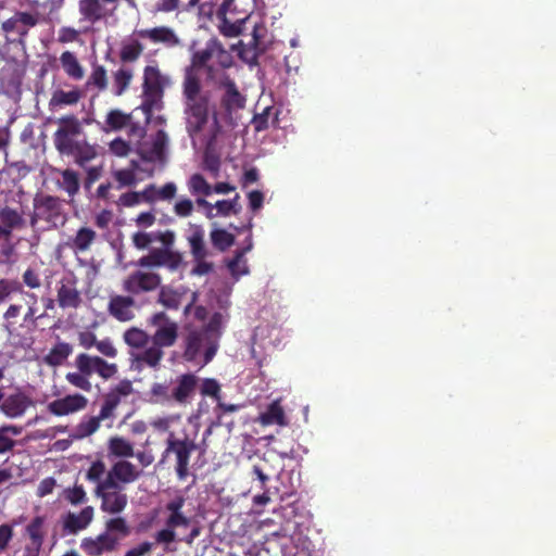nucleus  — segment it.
<instances>
[{
	"label": "nucleus",
	"instance_id": "29",
	"mask_svg": "<svg viewBox=\"0 0 556 556\" xmlns=\"http://www.w3.org/2000/svg\"><path fill=\"white\" fill-rule=\"evenodd\" d=\"M83 97L84 92L78 87H73L68 91L55 89L49 100V108L50 110H58L65 106H73L76 105Z\"/></svg>",
	"mask_w": 556,
	"mask_h": 556
},
{
	"label": "nucleus",
	"instance_id": "50",
	"mask_svg": "<svg viewBox=\"0 0 556 556\" xmlns=\"http://www.w3.org/2000/svg\"><path fill=\"white\" fill-rule=\"evenodd\" d=\"M245 20H239L235 23L224 18L219 25V31L225 37H237L243 34Z\"/></svg>",
	"mask_w": 556,
	"mask_h": 556
},
{
	"label": "nucleus",
	"instance_id": "11",
	"mask_svg": "<svg viewBox=\"0 0 556 556\" xmlns=\"http://www.w3.org/2000/svg\"><path fill=\"white\" fill-rule=\"evenodd\" d=\"M34 215L31 216V225L37 219L45 220L50 227L63 226L66 222V215L63 211L62 201L58 197L42 194L34 199Z\"/></svg>",
	"mask_w": 556,
	"mask_h": 556
},
{
	"label": "nucleus",
	"instance_id": "44",
	"mask_svg": "<svg viewBox=\"0 0 556 556\" xmlns=\"http://www.w3.org/2000/svg\"><path fill=\"white\" fill-rule=\"evenodd\" d=\"M213 59L215 60L216 64L222 70L231 67L233 64V58L217 38H213Z\"/></svg>",
	"mask_w": 556,
	"mask_h": 556
},
{
	"label": "nucleus",
	"instance_id": "60",
	"mask_svg": "<svg viewBox=\"0 0 556 556\" xmlns=\"http://www.w3.org/2000/svg\"><path fill=\"white\" fill-rule=\"evenodd\" d=\"M56 485V480L52 477L45 478L40 481L37 488V496L45 497L51 494Z\"/></svg>",
	"mask_w": 556,
	"mask_h": 556
},
{
	"label": "nucleus",
	"instance_id": "14",
	"mask_svg": "<svg viewBox=\"0 0 556 556\" xmlns=\"http://www.w3.org/2000/svg\"><path fill=\"white\" fill-rule=\"evenodd\" d=\"M142 471L138 470L132 463L125 459L118 460L106 472L103 485L106 489H116L137 481Z\"/></svg>",
	"mask_w": 556,
	"mask_h": 556
},
{
	"label": "nucleus",
	"instance_id": "52",
	"mask_svg": "<svg viewBox=\"0 0 556 556\" xmlns=\"http://www.w3.org/2000/svg\"><path fill=\"white\" fill-rule=\"evenodd\" d=\"M200 392L203 396H211L216 401L220 400V384L214 378H205L200 386Z\"/></svg>",
	"mask_w": 556,
	"mask_h": 556
},
{
	"label": "nucleus",
	"instance_id": "57",
	"mask_svg": "<svg viewBox=\"0 0 556 556\" xmlns=\"http://www.w3.org/2000/svg\"><path fill=\"white\" fill-rule=\"evenodd\" d=\"M96 349L105 357L114 358L117 356V349L110 338L97 341Z\"/></svg>",
	"mask_w": 556,
	"mask_h": 556
},
{
	"label": "nucleus",
	"instance_id": "9",
	"mask_svg": "<svg viewBox=\"0 0 556 556\" xmlns=\"http://www.w3.org/2000/svg\"><path fill=\"white\" fill-rule=\"evenodd\" d=\"M186 498L177 495L166 503L165 509L168 516L165 520V528L155 533V542L157 544H170L176 541L175 529L179 527L187 528L190 525V518L182 513Z\"/></svg>",
	"mask_w": 556,
	"mask_h": 556
},
{
	"label": "nucleus",
	"instance_id": "5",
	"mask_svg": "<svg viewBox=\"0 0 556 556\" xmlns=\"http://www.w3.org/2000/svg\"><path fill=\"white\" fill-rule=\"evenodd\" d=\"M75 367L77 371L67 372L65 379L71 386L85 392L92 390L90 381L92 375L96 374L103 380H110L118 372V366L115 363H109L100 356L88 353H80L76 356Z\"/></svg>",
	"mask_w": 556,
	"mask_h": 556
},
{
	"label": "nucleus",
	"instance_id": "26",
	"mask_svg": "<svg viewBox=\"0 0 556 556\" xmlns=\"http://www.w3.org/2000/svg\"><path fill=\"white\" fill-rule=\"evenodd\" d=\"M168 137L164 130H159L152 141L151 147L142 148L140 150V157L142 161L150 163H164L166 161V147Z\"/></svg>",
	"mask_w": 556,
	"mask_h": 556
},
{
	"label": "nucleus",
	"instance_id": "23",
	"mask_svg": "<svg viewBox=\"0 0 556 556\" xmlns=\"http://www.w3.org/2000/svg\"><path fill=\"white\" fill-rule=\"evenodd\" d=\"M138 36L148 39L152 43H161L166 48H175L181 45V40L175 30L168 26H156L138 30Z\"/></svg>",
	"mask_w": 556,
	"mask_h": 556
},
{
	"label": "nucleus",
	"instance_id": "4",
	"mask_svg": "<svg viewBox=\"0 0 556 556\" xmlns=\"http://www.w3.org/2000/svg\"><path fill=\"white\" fill-rule=\"evenodd\" d=\"M131 533V527L124 517H113L105 521L104 531L80 541V549L87 556H103L116 552L121 542Z\"/></svg>",
	"mask_w": 556,
	"mask_h": 556
},
{
	"label": "nucleus",
	"instance_id": "28",
	"mask_svg": "<svg viewBox=\"0 0 556 556\" xmlns=\"http://www.w3.org/2000/svg\"><path fill=\"white\" fill-rule=\"evenodd\" d=\"M163 76L156 65H148L143 70V92L148 97H161L163 93Z\"/></svg>",
	"mask_w": 556,
	"mask_h": 556
},
{
	"label": "nucleus",
	"instance_id": "43",
	"mask_svg": "<svg viewBox=\"0 0 556 556\" xmlns=\"http://www.w3.org/2000/svg\"><path fill=\"white\" fill-rule=\"evenodd\" d=\"M134 73L130 68L121 67L113 74L114 93L122 96L129 87Z\"/></svg>",
	"mask_w": 556,
	"mask_h": 556
},
{
	"label": "nucleus",
	"instance_id": "39",
	"mask_svg": "<svg viewBox=\"0 0 556 556\" xmlns=\"http://www.w3.org/2000/svg\"><path fill=\"white\" fill-rule=\"evenodd\" d=\"M124 341L132 349H143L150 341V336L142 329L131 327L123 334Z\"/></svg>",
	"mask_w": 556,
	"mask_h": 556
},
{
	"label": "nucleus",
	"instance_id": "13",
	"mask_svg": "<svg viewBox=\"0 0 556 556\" xmlns=\"http://www.w3.org/2000/svg\"><path fill=\"white\" fill-rule=\"evenodd\" d=\"M150 324L156 327L151 337L152 343L160 349L173 346L178 338V325L172 320L164 312L155 313L150 318Z\"/></svg>",
	"mask_w": 556,
	"mask_h": 556
},
{
	"label": "nucleus",
	"instance_id": "55",
	"mask_svg": "<svg viewBox=\"0 0 556 556\" xmlns=\"http://www.w3.org/2000/svg\"><path fill=\"white\" fill-rule=\"evenodd\" d=\"M115 180L118 182L117 188L130 187L136 184V174L132 169H118L113 173Z\"/></svg>",
	"mask_w": 556,
	"mask_h": 556
},
{
	"label": "nucleus",
	"instance_id": "46",
	"mask_svg": "<svg viewBox=\"0 0 556 556\" xmlns=\"http://www.w3.org/2000/svg\"><path fill=\"white\" fill-rule=\"evenodd\" d=\"M45 518L42 516H36L26 527V533L28 534L31 543L42 546L45 541V533L42 527Z\"/></svg>",
	"mask_w": 556,
	"mask_h": 556
},
{
	"label": "nucleus",
	"instance_id": "17",
	"mask_svg": "<svg viewBox=\"0 0 556 556\" xmlns=\"http://www.w3.org/2000/svg\"><path fill=\"white\" fill-rule=\"evenodd\" d=\"M56 303L62 309H77L83 298L77 288V279L71 274L62 277L56 287Z\"/></svg>",
	"mask_w": 556,
	"mask_h": 556
},
{
	"label": "nucleus",
	"instance_id": "30",
	"mask_svg": "<svg viewBox=\"0 0 556 556\" xmlns=\"http://www.w3.org/2000/svg\"><path fill=\"white\" fill-rule=\"evenodd\" d=\"M97 239V232L89 227H80L74 237H72L67 245L75 252H86Z\"/></svg>",
	"mask_w": 556,
	"mask_h": 556
},
{
	"label": "nucleus",
	"instance_id": "3",
	"mask_svg": "<svg viewBox=\"0 0 556 556\" xmlns=\"http://www.w3.org/2000/svg\"><path fill=\"white\" fill-rule=\"evenodd\" d=\"M135 392L132 382L128 379L121 380L117 384L110 388L103 395L98 415L85 416L75 427L73 438L84 439L96 433L103 424L106 428L113 427L116 418V409L123 399Z\"/></svg>",
	"mask_w": 556,
	"mask_h": 556
},
{
	"label": "nucleus",
	"instance_id": "38",
	"mask_svg": "<svg viewBox=\"0 0 556 556\" xmlns=\"http://www.w3.org/2000/svg\"><path fill=\"white\" fill-rule=\"evenodd\" d=\"M188 240L194 260H201L207 256L208 253L204 243V231L200 226L194 228Z\"/></svg>",
	"mask_w": 556,
	"mask_h": 556
},
{
	"label": "nucleus",
	"instance_id": "40",
	"mask_svg": "<svg viewBox=\"0 0 556 556\" xmlns=\"http://www.w3.org/2000/svg\"><path fill=\"white\" fill-rule=\"evenodd\" d=\"M143 49L142 43L136 39L130 42H124L119 51V60L123 63L136 62L142 54Z\"/></svg>",
	"mask_w": 556,
	"mask_h": 556
},
{
	"label": "nucleus",
	"instance_id": "63",
	"mask_svg": "<svg viewBox=\"0 0 556 556\" xmlns=\"http://www.w3.org/2000/svg\"><path fill=\"white\" fill-rule=\"evenodd\" d=\"M110 150L117 156H125L128 154L130 147L125 140L117 138L110 143Z\"/></svg>",
	"mask_w": 556,
	"mask_h": 556
},
{
	"label": "nucleus",
	"instance_id": "2",
	"mask_svg": "<svg viewBox=\"0 0 556 556\" xmlns=\"http://www.w3.org/2000/svg\"><path fill=\"white\" fill-rule=\"evenodd\" d=\"M59 127L53 135V144L62 155L73 156L79 166H84L97 156L93 146L85 138L79 119L71 114L58 119Z\"/></svg>",
	"mask_w": 556,
	"mask_h": 556
},
{
	"label": "nucleus",
	"instance_id": "48",
	"mask_svg": "<svg viewBox=\"0 0 556 556\" xmlns=\"http://www.w3.org/2000/svg\"><path fill=\"white\" fill-rule=\"evenodd\" d=\"M130 122V115L121 110H111L105 119V124L110 130H121Z\"/></svg>",
	"mask_w": 556,
	"mask_h": 556
},
{
	"label": "nucleus",
	"instance_id": "36",
	"mask_svg": "<svg viewBox=\"0 0 556 556\" xmlns=\"http://www.w3.org/2000/svg\"><path fill=\"white\" fill-rule=\"evenodd\" d=\"M109 454L119 458L132 457L135 455L134 445L125 438L115 435L108 442Z\"/></svg>",
	"mask_w": 556,
	"mask_h": 556
},
{
	"label": "nucleus",
	"instance_id": "47",
	"mask_svg": "<svg viewBox=\"0 0 556 556\" xmlns=\"http://www.w3.org/2000/svg\"><path fill=\"white\" fill-rule=\"evenodd\" d=\"M87 86L96 87L99 91H104L108 88V74L103 65L93 64Z\"/></svg>",
	"mask_w": 556,
	"mask_h": 556
},
{
	"label": "nucleus",
	"instance_id": "31",
	"mask_svg": "<svg viewBox=\"0 0 556 556\" xmlns=\"http://www.w3.org/2000/svg\"><path fill=\"white\" fill-rule=\"evenodd\" d=\"M258 421L263 426H287L288 420L285 415V410L280 405L279 401L271 402L267 408L260 414Z\"/></svg>",
	"mask_w": 556,
	"mask_h": 556
},
{
	"label": "nucleus",
	"instance_id": "41",
	"mask_svg": "<svg viewBox=\"0 0 556 556\" xmlns=\"http://www.w3.org/2000/svg\"><path fill=\"white\" fill-rule=\"evenodd\" d=\"M188 188L192 195L208 197L213 193V187L201 174H193L189 178Z\"/></svg>",
	"mask_w": 556,
	"mask_h": 556
},
{
	"label": "nucleus",
	"instance_id": "25",
	"mask_svg": "<svg viewBox=\"0 0 556 556\" xmlns=\"http://www.w3.org/2000/svg\"><path fill=\"white\" fill-rule=\"evenodd\" d=\"M163 356V350L154 343L149 348L139 349V351L130 353L132 366L139 370L144 367L156 369Z\"/></svg>",
	"mask_w": 556,
	"mask_h": 556
},
{
	"label": "nucleus",
	"instance_id": "56",
	"mask_svg": "<svg viewBox=\"0 0 556 556\" xmlns=\"http://www.w3.org/2000/svg\"><path fill=\"white\" fill-rule=\"evenodd\" d=\"M154 241V232L138 231L131 236V242L138 250H146Z\"/></svg>",
	"mask_w": 556,
	"mask_h": 556
},
{
	"label": "nucleus",
	"instance_id": "59",
	"mask_svg": "<svg viewBox=\"0 0 556 556\" xmlns=\"http://www.w3.org/2000/svg\"><path fill=\"white\" fill-rule=\"evenodd\" d=\"M174 212L179 217H188L193 212V203L189 199H182L174 205Z\"/></svg>",
	"mask_w": 556,
	"mask_h": 556
},
{
	"label": "nucleus",
	"instance_id": "18",
	"mask_svg": "<svg viewBox=\"0 0 556 556\" xmlns=\"http://www.w3.org/2000/svg\"><path fill=\"white\" fill-rule=\"evenodd\" d=\"M31 406H34L33 399L21 388H16L7 395L0 412L8 418L14 419L24 416Z\"/></svg>",
	"mask_w": 556,
	"mask_h": 556
},
{
	"label": "nucleus",
	"instance_id": "27",
	"mask_svg": "<svg viewBox=\"0 0 556 556\" xmlns=\"http://www.w3.org/2000/svg\"><path fill=\"white\" fill-rule=\"evenodd\" d=\"M78 10L81 18L91 24H96L113 13V10H108L106 4H103L101 0H79Z\"/></svg>",
	"mask_w": 556,
	"mask_h": 556
},
{
	"label": "nucleus",
	"instance_id": "6",
	"mask_svg": "<svg viewBox=\"0 0 556 556\" xmlns=\"http://www.w3.org/2000/svg\"><path fill=\"white\" fill-rule=\"evenodd\" d=\"M198 377L194 374L180 375L176 380V386L170 387L166 382H155L150 389V400L161 405H187L190 403L198 387Z\"/></svg>",
	"mask_w": 556,
	"mask_h": 556
},
{
	"label": "nucleus",
	"instance_id": "51",
	"mask_svg": "<svg viewBox=\"0 0 556 556\" xmlns=\"http://www.w3.org/2000/svg\"><path fill=\"white\" fill-rule=\"evenodd\" d=\"M222 320L223 316L219 313H215L210 319L208 324L202 328H199L201 331H205L210 339H215V344L218 345V341L220 338V329H222Z\"/></svg>",
	"mask_w": 556,
	"mask_h": 556
},
{
	"label": "nucleus",
	"instance_id": "54",
	"mask_svg": "<svg viewBox=\"0 0 556 556\" xmlns=\"http://www.w3.org/2000/svg\"><path fill=\"white\" fill-rule=\"evenodd\" d=\"M105 471V464L102 460H96L87 470L86 479L90 482L97 483L98 485L103 482L104 479H102V477L104 476Z\"/></svg>",
	"mask_w": 556,
	"mask_h": 556
},
{
	"label": "nucleus",
	"instance_id": "49",
	"mask_svg": "<svg viewBox=\"0 0 556 556\" xmlns=\"http://www.w3.org/2000/svg\"><path fill=\"white\" fill-rule=\"evenodd\" d=\"M14 293H23V286L16 280L0 279V304Z\"/></svg>",
	"mask_w": 556,
	"mask_h": 556
},
{
	"label": "nucleus",
	"instance_id": "34",
	"mask_svg": "<svg viewBox=\"0 0 556 556\" xmlns=\"http://www.w3.org/2000/svg\"><path fill=\"white\" fill-rule=\"evenodd\" d=\"M73 353V346L67 342H58L51 348L43 361L52 367L61 366Z\"/></svg>",
	"mask_w": 556,
	"mask_h": 556
},
{
	"label": "nucleus",
	"instance_id": "21",
	"mask_svg": "<svg viewBox=\"0 0 556 556\" xmlns=\"http://www.w3.org/2000/svg\"><path fill=\"white\" fill-rule=\"evenodd\" d=\"M88 405V399L80 394H67L64 397L56 399L47 405L50 414L61 417L84 410Z\"/></svg>",
	"mask_w": 556,
	"mask_h": 556
},
{
	"label": "nucleus",
	"instance_id": "64",
	"mask_svg": "<svg viewBox=\"0 0 556 556\" xmlns=\"http://www.w3.org/2000/svg\"><path fill=\"white\" fill-rule=\"evenodd\" d=\"M153 543L142 542L137 546L129 548L124 556H146L152 551Z\"/></svg>",
	"mask_w": 556,
	"mask_h": 556
},
{
	"label": "nucleus",
	"instance_id": "19",
	"mask_svg": "<svg viewBox=\"0 0 556 556\" xmlns=\"http://www.w3.org/2000/svg\"><path fill=\"white\" fill-rule=\"evenodd\" d=\"M266 33V27L263 24H254L250 39L245 42L243 39L239 41V56L249 63L255 62L260 54L265 51L262 43V38Z\"/></svg>",
	"mask_w": 556,
	"mask_h": 556
},
{
	"label": "nucleus",
	"instance_id": "15",
	"mask_svg": "<svg viewBox=\"0 0 556 556\" xmlns=\"http://www.w3.org/2000/svg\"><path fill=\"white\" fill-rule=\"evenodd\" d=\"M219 87L224 89L219 99V105L225 114L231 117L233 113L245 106L247 99L239 91L235 80L225 73L220 78Z\"/></svg>",
	"mask_w": 556,
	"mask_h": 556
},
{
	"label": "nucleus",
	"instance_id": "7",
	"mask_svg": "<svg viewBox=\"0 0 556 556\" xmlns=\"http://www.w3.org/2000/svg\"><path fill=\"white\" fill-rule=\"evenodd\" d=\"M181 346L184 359L201 366L207 365L217 352L215 339H210L206 332L199 328L187 330L182 337Z\"/></svg>",
	"mask_w": 556,
	"mask_h": 556
},
{
	"label": "nucleus",
	"instance_id": "58",
	"mask_svg": "<svg viewBox=\"0 0 556 556\" xmlns=\"http://www.w3.org/2000/svg\"><path fill=\"white\" fill-rule=\"evenodd\" d=\"M77 339L79 345L85 350H90L91 348L96 346L98 341L97 336L89 330L79 331Z\"/></svg>",
	"mask_w": 556,
	"mask_h": 556
},
{
	"label": "nucleus",
	"instance_id": "10",
	"mask_svg": "<svg viewBox=\"0 0 556 556\" xmlns=\"http://www.w3.org/2000/svg\"><path fill=\"white\" fill-rule=\"evenodd\" d=\"M162 285L159 273L138 267L129 273L122 281V289L132 296L156 291Z\"/></svg>",
	"mask_w": 556,
	"mask_h": 556
},
{
	"label": "nucleus",
	"instance_id": "62",
	"mask_svg": "<svg viewBox=\"0 0 556 556\" xmlns=\"http://www.w3.org/2000/svg\"><path fill=\"white\" fill-rule=\"evenodd\" d=\"M23 282L30 289H38L41 286L39 275L31 268L23 273Z\"/></svg>",
	"mask_w": 556,
	"mask_h": 556
},
{
	"label": "nucleus",
	"instance_id": "42",
	"mask_svg": "<svg viewBox=\"0 0 556 556\" xmlns=\"http://www.w3.org/2000/svg\"><path fill=\"white\" fill-rule=\"evenodd\" d=\"M62 181L60 188L65 190L70 197H74L79 191V176L78 174L70 168L60 170Z\"/></svg>",
	"mask_w": 556,
	"mask_h": 556
},
{
	"label": "nucleus",
	"instance_id": "37",
	"mask_svg": "<svg viewBox=\"0 0 556 556\" xmlns=\"http://www.w3.org/2000/svg\"><path fill=\"white\" fill-rule=\"evenodd\" d=\"M210 239L212 245L220 252L227 251L236 241L235 235L222 228L213 229L210 233Z\"/></svg>",
	"mask_w": 556,
	"mask_h": 556
},
{
	"label": "nucleus",
	"instance_id": "24",
	"mask_svg": "<svg viewBox=\"0 0 556 556\" xmlns=\"http://www.w3.org/2000/svg\"><path fill=\"white\" fill-rule=\"evenodd\" d=\"M136 302L132 295H114L110 299L109 314L118 321H129L134 319Z\"/></svg>",
	"mask_w": 556,
	"mask_h": 556
},
{
	"label": "nucleus",
	"instance_id": "61",
	"mask_svg": "<svg viewBox=\"0 0 556 556\" xmlns=\"http://www.w3.org/2000/svg\"><path fill=\"white\" fill-rule=\"evenodd\" d=\"M180 0H157L154 4V11L161 13H170L179 8Z\"/></svg>",
	"mask_w": 556,
	"mask_h": 556
},
{
	"label": "nucleus",
	"instance_id": "8",
	"mask_svg": "<svg viewBox=\"0 0 556 556\" xmlns=\"http://www.w3.org/2000/svg\"><path fill=\"white\" fill-rule=\"evenodd\" d=\"M198 448V444L187 434L178 438L174 432H169L166 439V447L162 453L161 463L173 458L175 462V472L178 480L184 481L189 476L190 458Z\"/></svg>",
	"mask_w": 556,
	"mask_h": 556
},
{
	"label": "nucleus",
	"instance_id": "32",
	"mask_svg": "<svg viewBox=\"0 0 556 556\" xmlns=\"http://www.w3.org/2000/svg\"><path fill=\"white\" fill-rule=\"evenodd\" d=\"M253 247L251 236L249 237L248 244L235 252V256L227 262V268L230 271L231 276L235 278H239L242 275H245L249 273V268L247 265V260L244 258V255L251 251Z\"/></svg>",
	"mask_w": 556,
	"mask_h": 556
},
{
	"label": "nucleus",
	"instance_id": "35",
	"mask_svg": "<svg viewBox=\"0 0 556 556\" xmlns=\"http://www.w3.org/2000/svg\"><path fill=\"white\" fill-rule=\"evenodd\" d=\"M0 222L12 232L15 229L23 228L25 225L23 212L9 205L0 206Z\"/></svg>",
	"mask_w": 556,
	"mask_h": 556
},
{
	"label": "nucleus",
	"instance_id": "16",
	"mask_svg": "<svg viewBox=\"0 0 556 556\" xmlns=\"http://www.w3.org/2000/svg\"><path fill=\"white\" fill-rule=\"evenodd\" d=\"M94 494L101 500V510L110 515H119L128 504V496L123 491V486L106 489L101 482L96 485Z\"/></svg>",
	"mask_w": 556,
	"mask_h": 556
},
{
	"label": "nucleus",
	"instance_id": "53",
	"mask_svg": "<svg viewBox=\"0 0 556 556\" xmlns=\"http://www.w3.org/2000/svg\"><path fill=\"white\" fill-rule=\"evenodd\" d=\"M64 498L72 505H79L87 501V494L83 485H74L64 490Z\"/></svg>",
	"mask_w": 556,
	"mask_h": 556
},
{
	"label": "nucleus",
	"instance_id": "1",
	"mask_svg": "<svg viewBox=\"0 0 556 556\" xmlns=\"http://www.w3.org/2000/svg\"><path fill=\"white\" fill-rule=\"evenodd\" d=\"M213 38H211L204 49L192 53L190 64L184 71L181 94L186 129L190 137L198 136L204 129L211 113L215 116L211 94L203 90L199 75V72L213 59Z\"/></svg>",
	"mask_w": 556,
	"mask_h": 556
},
{
	"label": "nucleus",
	"instance_id": "12",
	"mask_svg": "<svg viewBox=\"0 0 556 556\" xmlns=\"http://www.w3.org/2000/svg\"><path fill=\"white\" fill-rule=\"evenodd\" d=\"M182 264V255L172 249L156 248L137 260L134 265L153 270L159 267H166L170 271L177 270Z\"/></svg>",
	"mask_w": 556,
	"mask_h": 556
},
{
	"label": "nucleus",
	"instance_id": "22",
	"mask_svg": "<svg viewBox=\"0 0 556 556\" xmlns=\"http://www.w3.org/2000/svg\"><path fill=\"white\" fill-rule=\"evenodd\" d=\"M38 14L18 11L4 21L1 28L7 34L13 33L18 35L22 41L28 35L29 29L38 24Z\"/></svg>",
	"mask_w": 556,
	"mask_h": 556
},
{
	"label": "nucleus",
	"instance_id": "45",
	"mask_svg": "<svg viewBox=\"0 0 556 556\" xmlns=\"http://www.w3.org/2000/svg\"><path fill=\"white\" fill-rule=\"evenodd\" d=\"M159 303L169 309H177L181 303V294L169 287H160Z\"/></svg>",
	"mask_w": 556,
	"mask_h": 556
},
{
	"label": "nucleus",
	"instance_id": "33",
	"mask_svg": "<svg viewBox=\"0 0 556 556\" xmlns=\"http://www.w3.org/2000/svg\"><path fill=\"white\" fill-rule=\"evenodd\" d=\"M60 62L63 71L70 78L74 80H80L84 78V67L79 63L74 52L64 51L60 56Z\"/></svg>",
	"mask_w": 556,
	"mask_h": 556
},
{
	"label": "nucleus",
	"instance_id": "20",
	"mask_svg": "<svg viewBox=\"0 0 556 556\" xmlns=\"http://www.w3.org/2000/svg\"><path fill=\"white\" fill-rule=\"evenodd\" d=\"M94 517L92 506L84 507L79 513L68 511L62 516V531L65 535H75L87 529Z\"/></svg>",
	"mask_w": 556,
	"mask_h": 556
}]
</instances>
